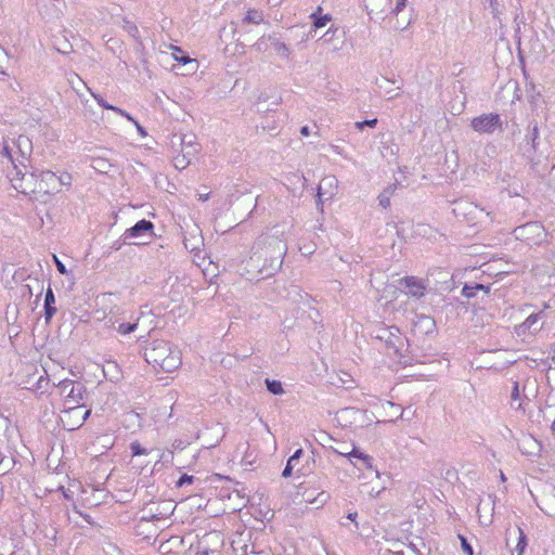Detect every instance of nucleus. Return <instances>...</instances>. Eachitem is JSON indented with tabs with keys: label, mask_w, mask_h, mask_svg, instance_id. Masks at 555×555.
I'll list each match as a JSON object with an SVG mask.
<instances>
[{
	"label": "nucleus",
	"mask_w": 555,
	"mask_h": 555,
	"mask_svg": "<svg viewBox=\"0 0 555 555\" xmlns=\"http://www.w3.org/2000/svg\"><path fill=\"white\" fill-rule=\"evenodd\" d=\"M57 390L61 398L60 410H70L76 406L86 405L83 403L86 388L81 383L64 379L59 383Z\"/></svg>",
	"instance_id": "obj_2"
},
{
	"label": "nucleus",
	"mask_w": 555,
	"mask_h": 555,
	"mask_svg": "<svg viewBox=\"0 0 555 555\" xmlns=\"http://www.w3.org/2000/svg\"><path fill=\"white\" fill-rule=\"evenodd\" d=\"M170 50L172 51L171 52V55L172 57L179 63L181 64V59H188L190 57L188 54H185L183 52V50L180 48V47H177V46H170Z\"/></svg>",
	"instance_id": "obj_25"
},
{
	"label": "nucleus",
	"mask_w": 555,
	"mask_h": 555,
	"mask_svg": "<svg viewBox=\"0 0 555 555\" xmlns=\"http://www.w3.org/2000/svg\"><path fill=\"white\" fill-rule=\"evenodd\" d=\"M0 75L7 76V73L0 67Z\"/></svg>",
	"instance_id": "obj_43"
},
{
	"label": "nucleus",
	"mask_w": 555,
	"mask_h": 555,
	"mask_svg": "<svg viewBox=\"0 0 555 555\" xmlns=\"http://www.w3.org/2000/svg\"><path fill=\"white\" fill-rule=\"evenodd\" d=\"M54 302H55V298H54L53 292L51 288H48V291L46 293V298H44V310H46V319L47 320H50L56 312V309L53 306Z\"/></svg>",
	"instance_id": "obj_15"
},
{
	"label": "nucleus",
	"mask_w": 555,
	"mask_h": 555,
	"mask_svg": "<svg viewBox=\"0 0 555 555\" xmlns=\"http://www.w3.org/2000/svg\"><path fill=\"white\" fill-rule=\"evenodd\" d=\"M490 7L492 9V12L495 14L498 12V1L496 0H489Z\"/></svg>",
	"instance_id": "obj_38"
},
{
	"label": "nucleus",
	"mask_w": 555,
	"mask_h": 555,
	"mask_svg": "<svg viewBox=\"0 0 555 555\" xmlns=\"http://www.w3.org/2000/svg\"><path fill=\"white\" fill-rule=\"evenodd\" d=\"M312 21L310 34L319 28L325 27L332 21L331 14H322V8L319 5L309 16Z\"/></svg>",
	"instance_id": "obj_12"
},
{
	"label": "nucleus",
	"mask_w": 555,
	"mask_h": 555,
	"mask_svg": "<svg viewBox=\"0 0 555 555\" xmlns=\"http://www.w3.org/2000/svg\"><path fill=\"white\" fill-rule=\"evenodd\" d=\"M293 469H294V463H292V461H287V464L282 473V476L284 478L291 477L293 474Z\"/></svg>",
	"instance_id": "obj_34"
},
{
	"label": "nucleus",
	"mask_w": 555,
	"mask_h": 555,
	"mask_svg": "<svg viewBox=\"0 0 555 555\" xmlns=\"http://www.w3.org/2000/svg\"><path fill=\"white\" fill-rule=\"evenodd\" d=\"M400 285L408 289L406 294L411 297L420 298L426 291L425 283L415 276H404L400 280Z\"/></svg>",
	"instance_id": "obj_10"
},
{
	"label": "nucleus",
	"mask_w": 555,
	"mask_h": 555,
	"mask_svg": "<svg viewBox=\"0 0 555 555\" xmlns=\"http://www.w3.org/2000/svg\"><path fill=\"white\" fill-rule=\"evenodd\" d=\"M539 319H540V313H532L520 324L519 327L530 328L532 325H534L539 321Z\"/></svg>",
	"instance_id": "obj_26"
},
{
	"label": "nucleus",
	"mask_w": 555,
	"mask_h": 555,
	"mask_svg": "<svg viewBox=\"0 0 555 555\" xmlns=\"http://www.w3.org/2000/svg\"><path fill=\"white\" fill-rule=\"evenodd\" d=\"M395 189L396 188L393 185H391V186L387 188L386 190H384L383 193L379 194L378 202L383 208H388L390 206V199L395 193Z\"/></svg>",
	"instance_id": "obj_19"
},
{
	"label": "nucleus",
	"mask_w": 555,
	"mask_h": 555,
	"mask_svg": "<svg viewBox=\"0 0 555 555\" xmlns=\"http://www.w3.org/2000/svg\"><path fill=\"white\" fill-rule=\"evenodd\" d=\"M90 414L91 409L87 405L76 406L70 410H60V422L64 429L76 430L83 425Z\"/></svg>",
	"instance_id": "obj_3"
},
{
	"label": "nucleus",
	"mask_w": 555,
	"mask_h": 555,
	"mask_svg": "<svg viewBox=\"0 0 555 555\" xmlns=\"http://www.w3.org/2000/svg\"><path fill=\"white\" fill-rule=\"evenodd\" d=\"M137 326H138L137 323H132V324L121 323V324H119L117 331H118V333H120L122 335H127V334L134 332L137 330Z\"/></svg>",
	"instance_id": "obj_27"
},
{
	"label": "nucleus",
	"mask_w": 555,
	"mask_h": 555,
	"mask_svg": "<svg viewBox=\"0 0 555 555\" xmlns=\"http://www.w3.org/2000/svg\"><path fill=\"white\" fill-rule=\"evenodd\" d=\"M518 531H519V538H518V542L516 544V552H517V555H524L526 547H527V538H526L524 530L520 527H518Z\"/></svg>",
	"instance_id": "obj_21"
},
{
	"label": "nucleus",
	"mask_w": 555,
	"mask_h": 555,
	"mask_svg": "<svg viewBox=\"0 0 555 555\" xmlns=\"http://www.w3.org/2000/svg\"><path fill=\"white\" fill-rule=\"evenodd\" d=\"M56 173L43 170L36 175V198L59 193Z\"/></svg>",
	"instance_id": "obj_4"
},
{
	"label": "nucleus",
	"mask_w": 555,
	"mask_h": 555,
	"mask_svg": "<svg viewBox=\"0 0 555 555\" xmlns=\"http://www.w3.org/2000/svg\"><path fill=\"white\" fill-rule=\"evenodd\" d=\"M367 14L371 18L387 14L390 10L392 0H363Z\"/></svg>",
	"instance_id": "obj_11"
},
{
	"label": "nucleus",
	"mask_w": 555,
	"mask_h": 555,
	"mask_svg": "<svg viewBox=\"0 0 555 555\" xmlns=\"http://www.w3.org/2000/svg\"><path fill=\"white\" fill-rule=\"evenodd\" d=\"M144 356L149 363L167 373L176 371L182 363L180 350L172 348L169 343L164 340L154 341L145 350Z\"/></svg>",
	"instance_id": "obj_1"
},
{
	"label": "nucleus",
	"mask_w": 555,
	"mask_h": 555,
	"mask_svg": "<svg viewBox=\"0 0 555 555\" xmlns=\"http://www.w3.org/2000/svg\"><path fill=\"white\" fill-rule=\"evenodd\" d=\"M340 455L356 457L365 463L366 466H371L372 457L369 454L358 451L354 447L350 451H338Z\"/></svg>",
	"instance_id": "obj_16"
},
{
	"label": "nucleus",
	"mask_w": 555,
	"mask_h": 555,
	"mask_svg": "<svg viewBox=\"0 0 555 555\" xmlns=\"http://www.w3.org/2000/svg\"><path fill=\"white\" fill-rule=\"evenodd\" d=\"M473 129L480 133H492L501 128L500 116L498 114H483L475 117L470 122Z\"/></svg>",
	"instance_id": "obj_7"
},
{
	"label": "nucleus",
	"mask_w": 555,
	"mask_h": 555,
	"mask_svg": "<svg viewBox=\"0 0 555 555\" xmlns=\"http://www.w3.org/2000/svg\"><path fill=\"white\" fill-rule=\"evenodd\" d=\"M222 546V537L217 532H210L198 541L195 555H220Z\"/></svg>",
	"instance_id": "obj_5"
},
{
	"label": "nucleus",
	"mask_w": 555,
	"mask_h": 555,
	"mask_svg": "<svg viewBox=\"0 0 555 555\" xmlns=\"http://www.w3.org/2000/svg\"><path fill=\"white\" fill-rule=\"evenodd\" d=\"M300 133H301L302 135H305V137L309 135V128H308V126H304V127H301V129H300Z\"/></svg>",
	"instance_id": "obj_39"
},
{
	"label": "nucleus",
	"mask_w": 555,
	"mask_h": 555,
	"mask_svg": "<svg viewBox=\"0 0 555 555\" xmlns=\"http://www.w3.org/2000/svg\"><path fill=\"white\" fill-rule=\"evenodd\" d=\"M356 517H357V513H349V514H348V518H349L350 520H352V521H354Z\"/></svg>",
	"instance_id": "obj_40"
},
{
	"label": "nucleus",
	"mask_w": 555,
	"mask_h": 555,
	"mask_svg": "<svg viewBox=\"0 0 555 555\" xmlns=\"http://www.w3.org/2000/svg\"><path fill=\"white\" fill-rule=\"evenodd\" d=\"M121 27H122V29L125 31H127V34L131 38H133V39H135L138 41L140 40V31H139L137 25L133 22H131V21H129L127 18H124Z\"/></svg>",
	"instance_id": "obj_17"
},
{
	"label": "nucleus",
	"mask_w": 555,
	"mask_h": 555,
	"mask_svg": "<svg viewBox=\"0 0 555 555\" xmlns=\"http://www.w3.org/2000/svg\"><path fill=\"white\" fill-rule=\"evenodd\" d=\"M512 398L514 400L518 399L519 398V389H518V384L516 383L514 388H513V391H512Z\"/></svg>",
	"instance_id": "obj_37"
},
{
	"label": "nucleus",
	"mask_w": 555,
	"mask_h": 555,
	"mask_svg": "<svg viewBox=\"0 0 555 555\" xmlns=\"http://www.w3.org/2000/svg\"><path fill=\"white\" fill-rule=\"evenodd\" d=\"M459 539L461 541V546L463 548V551L467 554V555H474V551H473V547L470 546V544L467 542L466 538L462 534H459Z\"/></svg>",
	"instance_id": "obj_30"
},
{
	"label": "nucleus",
	"mask_w": 555,
	"mask_h": 555,
	"mask_svg": "<svg viewBox=\"0 0 555 555\" xmlns=\"http://www.w3.org/2000/svg\"><path fill=\"white\" fill-rule=\"evenodd\" d=\"M406 7V0H396V7L391 8L389 10L390 14H393L396 16L399 15V13Z\"/></svg>",
	"instance_id": "obj_29"
},
{
	"label": "nucleus",
	"mask_w": 555,
	"mask_h": 555,
	"mask_svg": "<svg viewBox=\"0 0 555 555\" xmlns=\"http://www.w3.org/2000/svg\"><path fill=\"white\" fill-rule=\"evenodd\" d=\"M130 450L132 456H139V455H146L149 454V451L146 448L142 447V444L139 441H132L130 443Z\"/></svg>",
	"instance_id": "obj_23"
},
{
	"label": "nucleus",
	"mask_w": 555,
	"mask_h": 555,
	"mask_svg": "<svg viewBox=\"0 0 555 555\" xmlns=\"http://www.w3.org/2000/svg\"><path fill=\"white\" fill-rule=\"evenodd\" d=\"M345 31L340 27H330L321 40L324 44L330 46L333 50H339L344 43Z\"/></svg>",
	"instance_id": "obj_9"
},
{
	"label": "nucleus",
	"mask_w": 555,
	"mask_h": 555,
	"mask_svg": "<svg viewBox=\"0 0 555 555\" xmlns=\"http://www.w3.org/2000/svg\"><path fill=\"white\" fill-rule=\"evenodd\" d=\"M153 229V223L149 220H140L132 228L127 230V234L131 237H135L140 235L143 231H149Z\"/></svg>",
	"instance_id": "obj_13"
},
{
	"label": "nucleus",
	"mask_w": 555,
	"mask_h": 555,
	"mask_svg": "<svg viewBox=\"0 0 555 555\" xmlns=\"http://www.w3.org/2000/svg\"><path fill=\"white\" fill-rule=\"evenodd\" d=\"M485 288L486 287L483 285H481V284H476L475 286H467V285H465L463 287L462 293H463V295L465 297L470 298V297L475 296V291L476 289H485Z\"/></svg>",
	"instance_id": "obj_28"
},
{
	"label": "nucleus",
	"mask_w": 555,
	"mask_h": 555,
	"mask_svg": "<svg viewBox=\"0 0 555 555\" xmlns=\"http://www.w3.org/2000/svg\"><path fill=\"white\" fill-rule=\"evenodd\" d=\"M302 453V449L296 450L295 453L288 459V461H292V463H294V461H298L301 457Z\"/></svg>",
	"instance_id": "obj_36"
},
{
	"label": "nucleus",
	"mask_w": 555,
	"mask_h": 555,
	"mask_svg": "<svg viewBox=\"0 0 555 555\" xmlns=\"http://www.w3.org/2000/svg\"><path fill=\"white\" fill-rule=\"evenodd\" d=\"M181 65L185 66V70L182 72L181 75L194 74L198 68L197 60L192 59V57L181 59Z\"/></svg>",
	"instance_id": "obj_18"
},
{
	"label": "nucleus",
	"mask_w": 555,
	"mask_h": 555,
	"mask_svg": "<svg viewBox=\"0 0 555 555\" xmlns=\"http://www.w3.org/2000/svg\"><path fill=\"white\" fill-rule=\"evenodd\" d=\"M57 188L61 190V186H69L72 184L73 178L68 172H62L60 176L56 175Z\"/></svg>",
	"instance_id": "obj_24"
},
{
	"label": "nucleus",
	"mask_w": 555,
	"mask_h": 555,
	"mask_svg": "<svg viewBox=\"0 0 555 555\" xmlns=\"http://www.w3.org/2000/svg\"><path fill=\"white\" fill-rule=\"evenodd\" d=\"M267 388L273 395H282L284 392L283 386L279 380H266Z\"/></svg>",
	"instance_id": "obj_22"
},
{
	"label": "nucleus",
	"mask_w": 555,
	"mask_h": 555,
	"mask_svg": "<svg viewBox=\"0 0 555 555\" xmlns=\"http://www.w3.org/2000/svg\"><path fill=\"white\" fill-rule=\"evenodd\" d=\"M338 451H339V450H336V452H337V453H338ZM340 451H346V450H345V448H341V450H340Z\"/></svg>",
	"instance_id": "obj_46"
},
{
	"label": "nucleus",
	"mask_w": 555,
	"mask_h": 555,
	"mask_svg": "<svg viewBox=\"0 0 555 555\" xmlns=\"http://www.w3.org/2000/svg\"><path fill=\"white\" fill-rule=\"evenodd\" d=\"M376 124H377V119L373 118V119H366V120H363V121H357L356 122V127L359 130H363L364 126L374 127V126H376Z\"/></svg>",
	"instance_id": "obj_31"
},
{
	"label": "nucleus",
	"mask_w": 555,
	"mask_h": 555,
	"mask_svg": "<svg viewBox=\"0 0 555 555\" xmlns=\"http://www.w3.org/2000/svg\"><path fill=\"white\" fill-rule=\"evenodd\" d=\"M501 478H502V480H505V476L503 473H501Z\"/></svg>",
	"instance_id": "obj_45"
},
{
	"label": "nucleus",
	"mask_w": 555,
	"mask_h": 555,
	"mask_svg": "<svg viewBox=\"0 0 555 555\" xmlns=\"http://www.w3.org/2000/svg\"><path fill=\"white\" fill-rule=\"evenodd\" d=\"M53 260H54L57 271L61 274H67V270H66L64 263L57 258L56 255H53Z\"/></svg>",
	"instance_id": "obj_33"
},
{
	"label": "nucleus",
	"mask_w": 555,
	"mask_h": 555,
	"mask_svg": "<svg viewBox=\"0 0 555 555\" xmlns=\"http://www.w3.org/2000/svg\"><path fill=\"white\" fill-rule=\"evenodd\" d=\"M269 40L273 46L275 52L283 59H288L291 55L289 48L282 41L279 40L274 35L269 36Z\"/></svg>",
	"instance_id": "obj_14"
},
{
	"label": "nucleus",
	"mask_w": 555,
	"mask_h": 555,
	"mask_svg": "<svg viewBox=\"0 0 555 555\" xmlns=\"http://www.w3.org/2000/svg\"><path fill=\"white\" fill-rule=\"evenodd\" d=\"M553 361H554V363H555V356L553 357Z\"/></svg>",
	"instance_id": "obj_47"
},
{
	"label": "nucleus",
	"mask_w": 555,
	"mask_h": 555,
	"mask_svg": "<svg viewBox=\"0 0 555 555\" xmlns=\"http://www.w3.org/2000/svg\"><path fill=\"white\" fill-rule=\"evenodd\" d=\"M551 429H552L553 434H555V418H554V422L552 423Z\"/></svg>",
	"instance_id": "obj_41"
},
{
	"label": "nucleus",
	"mask_w": 555,
	"mask_h": 555,
	"mask_svg": "<svg viewBox=\"0 0 555 555\" xmlns=\"http://www.w3.org/2000/svg\"><path fill=\"white\" fill-rule=\"evenodd\" d=\"M137 127H138V130L142 133V134H145L144 131L142 130V128L137 124Z\"/></svg>",
	"instance_id": "obj_42"
},
{
	"label": "nucleus",
	"mask_w": 555,
	"mask_h": 555,
	"mask_svg": "<svg viewBox=\"0 0 555 555\" xmlns=\"http://www.w3.org/2000/svg\"><path fill=\"white\" fill-rule=\"evenodd\" d=\"M99 104L106 105L107 103L105 101H99Z\"/></svg>",
	"instance_id": "obj_44"
},
{
	"label": "nucleus",
	"mask_w": 555,
	"mask_h": 555,
	"mask_svg": "<svg viewBox=\"0 0 555 555\" xmlns=\"http://www.w3.org/2000/svg\"><path fill=\"white\" fill-rule=\"evenodd\" d=\"M194 481V477L190 475H182L177 481V487H182L183 485H191Z\"/></svg>",
	"instance_id": "obj_32"
},
{
	"label": "nucleus",
	"mask_w": 555,
	"mask_h": 555,
	"mask_svg": "<svg viewBox=\"0 0 555 555\" xmlns=\"http://www.w3.org/2000/svg\"><path fill=\"white\" fill-rule=\"evenodd\" d=\"M409 24H410V21H408L406 23L397 21V23L393 25V29L398 30V31H402L408 27Z\"/></svg>",
	"instance_id": "obj_35"
},
{
	"label": "nucleus",
	"mask_w": 555,
	"mask_h": 555,
	"mask_svg": "<svg viewBox=\"0 0 555 555\" xmlns=\"http://www.w3.org/2000/svg\"><path fill=\"white\" fill-rule=\"evenodd\" d=\"M518 236L529 245H539L544 241L546 233L540 223L532 222L519 228Z\"/></svg>",
	"instance_id": "obj_6"
},
{
	"label": "nucleus",
	"mask_w": 555,
	"mask_h": 555,
	"mask_svg": "<svg viewBox=\"0 0 555 555\" xmlns=\"http://www.w3.org/2000/svg\"><path fill=\"white\" fill-rule=\"evenodd\" d=\"M13 185L18 192L36 197V173H24L13 179Z\"/></svg>",
	"instance_id": "obj_8"
},
{
	"label": "nucleus",
	"mask_w": 555,
	"mask_h": 555,
	"mask_svg": "<svg viewBox=\"0 0 555 555\" xmlns=\"http://www.w3.org/2000/svg\"><path fill=\"white\" fill-rule=\"evenodd\" d=\"M245 21L251 24H260L263 21L262 12L257 10H248Z\"/></svg>",
	"instance_id": "obj_20"
}]
</instances>
